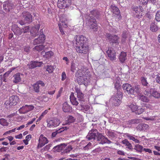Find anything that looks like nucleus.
<instances>
[{
  "label": "nucleus",
  "mask_w": 160,
  "mask_h": 160,
  "mask_svg": "<svg viewBox=\"0 0 160 160\" xmlns=\"http://www.w3.org/2000/svg\"><path fill=\"white\" fill-rule=\"evenodd\" d=\"M76 51L81 54H86L88 50L87 38L83 35L77 36L76 39Z\"/></svg>",
  "instance_id": "1"
},
{
  "label": "nucleus",
  "mask_w": 160,
  "mask_h": 160,
  "mask_svg": "<svg viewBox=\"0 0 160 160\" xmlns=\"http://www.w3.org/2000/svg\"><path fill=\"white\" fill-rule=\"evenodd\" d=\"M116 89L117 90L116 94L114 96L112 97L110 100L111 101H113V103L115 106H118L121 102L123 94L121 87Z\"/></svg>",
  "instance_id": "2"
},
{
  "label": "nucleus",
  "mask_w": 160,
  "mask_h": 160,
  "mask_svg": "<svg viewBox=\"0 0 160 160\" xmlns=\"http://www.w3.org/2000/svg\"><path fill=\"white\" fill-rule=\"evenodd\" d=\"M23 20H21L18 22L21 25L26 24H30L32 21V16L28 12H23L22 13Z\"/></svg>",
  "instance_id": "3"
},
{
  "label": "nucleus",
  "mask_w": 160,
  "mask_h": 160,
  "mask_svg": "<svg viewBox=\"0 0 160 160\" xmlns=\"http://www.w3.org/2000/svg\"><path fill=\"white\" fill-rule=\"evenodd\" d=\"M87 23L90 28L93 31H96L98 30L97 21L93 16H88L87 18Z\"/></svg>",
  "instance_id": "4"
},
{
  "label": "nucleus",
  "mask_w": 160,
  "mask_h": 160,
  "mask_svg": "<svg viewBox=\"0 0 160 160\" xmlns=\"http://www.w3.org/2000/svg\"><path fill=\"white\" fill-rule=\"evenodd\" d=\"M19 101V98L17 96L12 95L9 98V101H7L4 103L5 107L8 109L11 106L15 105Z\"/></svg>",
  "instance_id": "5"
},
{
  "label": "nucleus",
  "mask_w": 160,
  "mask_h": 160,
  "mask_svg": "<svg viewBox=\"0 0 160 160\" xmlns=\"http://www.w3.org/2000/svg\"><path fill=\"white\" fill-rule=\"evenodd\" d=\"M71 0H58L57 6L60 9H65L68 8L71 3Z\"/></svg>",
  "instance_id": "6"
},
{
  "label": "nucleus",
  "mask_w": 160,
  "mask_h": 160,
  "mask_svg": "<svg viewBox=\"0 0 160 160\" xmlns=\"http://www.w3.org/2000/svg\"><path fill=\"white\" fill-rule=\"evenodd\" d=\"M106 36L110 43H115L117 44L119 43L118 40L119 38L117 35H112L110 33H106Z\"/></svg>",
  "instance_id": "7"
},
{
  "label": "nucleus",
  "mask_w": 160,
  "mask_h": 160,
  "mask_svg": "<svg viewBox=\"0 0 160 160\" xmlns=\"http://www.w3.org/2000/svg\"><path fill=\"white\" fill-rule=\"evenodd\" d=\"M47 122L48 127L54 128L59 126L60 123V121L58 119L53 118L52 119H47Z\"/></svg>",
  "instance_id": "8"
},
{
  "label": "nucleus",
  "mask_w": 160,
  "mask_h": 160,
  "mask_svg": "<svg viewBox=\"0 0 160 160\" xmlns=\"http://www.w3.org/2000/svg\"><path fill=\"white\" fill-rule=\"evenodd\" d=\"M107 53L111 61H113L116 60L117 53L114 48H108L107 51Z\"/></svg>",
  "instance_id": "9"
},
{
  "label": "nucleus",
  "mask_w": 160,
  "mask_h": 160,
  "mask_svg": "<svg viewBox=\"0 0 160 160\" xmlns=\"http://www.w3.org/2000/svg\"><path fill=\"white\" fill-rule=\"evenodd\" d=\"M14 8V5L12 3L8 1L4 2L3 4V10L7 12H9Z\"/></svg>",
  "instance_id": "10"
},
{
  "label": "nucleus",
  "mask_w": 160,
  "mask_h": 160,
  "mask_svg": "<svg viewBox=\"0 0 160 160\" xmlns=\"http://www.w3.org/2000/svg\"><path fill=\"white\" fill-rule=\"evenodd\" d=\"M77 80L79 85L83 84L85 85H87L88 83L90 82V76H88L78 77L77 78Z\"/></svg>",
  "instance_id": "11"
},
{
  "label": "nucleus",
  "mask_w": 160,
  "mask_h": 160,
  "mask_svg": "<svg viewBox=\"0 0 160 160\" xmlns=\"http://www.w3.org/2000/svg\"><path fill=\"white\" fill-rule=\"evenodd\" d=\"M48 142L47 138L44 137L43 134H41L39 136L38 140V143L37 148H39L45 145Z\"/></svg>",
  "instance_id": "12"
},
{
  "label": "nucleus",
  "mask_w": 160,
  "mask_h": 160,
  "mask_svg": "<svg viewBox=\"0 0 160 160\" xmlns=\"http://www.w3.org/2000/svg\"><path fill=\"white\" fill-rule=\"evenodd\" d=\"M122 89L125 92H127L130 95L133 94L132 87L131 85L128 83H124L122 86Z\"/></svg>",
  "instance_id": "13"
},
{
  "label": "nucleus",
  "mask_w": 160,
  "mask_h": 160,
  "mask_svg": "<svg viewBox=\"0 0 160 160\" xmlns=\"http://www.w3.org/2000/svg\"><path fill=\"white\" fill-rule=\"evenodd\" d=\"M45 39V36L43 33L41 34V32L39 35L38 38L35 39L33 42V44L34 45L43 43L44 42Z\"/></svg>",
  "instance_id": "14"
},
{
  "label": "nucleus",
  "mask_w": 160,
  "mask_h": 160,
  "mask_svg": "<svg viewBox=\"0 0 160 160\" xmlns=\"http://www.w3.org/2000/svg\"><path fill=\"white\" fill-rule=\"evenodd\" d=\"M42 64V62L32 61L27 64V66L29 69H32L41 67Z\"/></svg>",
  "instance_id": "15"
},
{
  "label": "nucleus",
  "mask_w": 160,
  "mask_h": 160,
  "mask_svg": "<svg viewBox=\"0 0 160 160\" xmlns=\"http://www.w3.org/2000/svg\"><path fill=\"white\" fill-rule=\"evenodd\" d=\"M110 8L111 11L118 16L119 19H121L122 16L121 15L120 10L117 7L114 5H111L110 6Z\"/></svg>",
  "instance_id": "16"
},
{
  "label": "nucleus",
  "mask_w": 160,
  "mask_h": 160,
  "mask_svg": "<svg viewBox=\"0 0 160 160\" xmlns=\"http://www.w3.org/2000/svg\"><path fill=\"white\" fill-rule=\"evenodd\" d=\"M11 30L14 34L17 36L21 35L22 32V29L16 24H14L12 26Z\"/></svg>",
  "instance_id": "17"
},
{
  "label": "nucleus",
  "mask_w": 160,
  "mask_h": 160,
  "mask_svg": "<svg viewBox=\"0 0 160 160\" xmlns=\"http://www.w3.org/2000/svg\"><path fill=\"white\" fill-rule=\"evenodd\" d=\"M40 24H38L36 25L32 28L30 32L32 36L35 37L38 34V30H39Z\"/></svg>",
  "instance_id": "18"
},
{
  "label": "nucleus",
  "mask_w": 160,
  "mask_h": 160,
  "mask_svg": "<svg viewBox=\"0 0 160 160\" xmlns=\"http://www.w3.org/2000/svg\"><path fill=\"white\" fill-rule=\"evenodd\" d=\"M150 94L156 99L160 98V93L157 91V89L156 88H150Z\"/></svg>",
  "instance_id": "19"
},
{
  "label": "nucleus",
  "mask_w": 160,
  "mask_h": 160,
  "mask_svg": "<svg viewBox=\"0 0 160 160\" xmlns=\"http://www.w3.org/2000/svg\"><path fill=\"white\" fill-rule=\"evenodd\" d=\"M75 92L77 93V97L78 98V100L81 101H84V94L81 91L80 89L78 87H76L75 88Z\"/></svg>",
  "instance_id": "20"
},
{
  "label": "nucleus",
  "mask_w": 160,
  "mask_h": 160,
  "mask_svg": "<svg viewBox=\"0 0 160 160\" xmlns=\"http://www.w3.org/2000/svg\"><path fill=\"white\" fill-rule=\"evenodd\" d=\"M66 145L65 143H61L53 147L52 150L54 152H61V151L65 148Z\"/></svg>",
  "instance_id": "21"
},
{
  "label": "nucleus",
  "mask_w": 160,
  "mask_h": 160,
  "mask_svg": "<svg viewBox=\"0 0 160 160\" xmlns=\"http://www.w3.org/2000/svg\"><path fill=\"white\" fill-rule=\"evenodd\" d=\"M90 13L92 16L94 17L97 19L99 20L100 18L101 14L100 12L97 9H93L91 11Z\"/></svg>",
  "instance_id": "22"
},
{
  "label": "nucleus",
  "mask_w": 160,
  "mask_h": 160,
  "mask_svg": "<svg viewBox=\"0 0 160 160\" xmlns=\"http://www.w3.org/2000/svg\"><path fill=\"white\" fill-rule=\"evenodd\" d=\"M76 121V118L71 115L68 116L65 120V124L70 125L74 122Z\"/></svg>",
  "instance_id": "23"
},
{
  "label": "nucleus",
  "mask_w": 160,
  "mask_h": 160,
  "mask_svg": "<svg viewBox=\"0 0 160 160\" xmlns=\"http://www.w3.org/2000/svg\"><path fill=\"white\" fill-rule=\"evenodd\" d=\"M22 75L20 73H17L13 76L14 79L13 80V83H17L22 81L21 75Z\"/></svg>",
  "instance_id": "24"
},
{
  "label": "nucleus",
  "mask_w": 160,
  "mask_h": 160,
  "mask_svg": "<svg viewBox=\"0 0 160 160\" xmlns=\"http://www.w3.org/2000/svg\"><path fill=\"white\" fill-rule=\"evenodd\" d=\"M70 99L71 102L73 105L77 106L78 104V101H77L76 98L74 96V93L71 92L70 96Z\"/></svg>",
  "instance_id": "25"
},
{
  "label": "nucleus",
  "mask_w": 160,
  "mask_h": 160,
  "mask_svg": "<svg viewBox=\"0 0 160 160\" xmlns=\"http://www.w3.org/2000/svg\"><path fill=\"white\" fill-rule=\"evenodd\" d=\"M98 140L101 141L99 143L103 144L105 143H111V141L105 138L104 136L101 135L100 136V138H98Z\"/></svg>",
  "instance_id": "26"
},
{
  "label": "nucleus",
  "mask_w": 160,
  "mask_h": 160,
  "mask_svg": "<svg viewBox=\"0 0 160 160\" xmlns=\"http://www.w3.org/2000/svg\"><path fill=\"white\" fill-rule=\"evenodd\" d=\"M146 78L144 77H142L140 78V80L142 85L145 87V88H148L150 86V85L148 82Z\"/></svg>",
  "instance_id": "27"
},
{
  "label": "nucleus",
  "mask_w": 160,
  "mask_h": 160,
  "mask_svg": "<svg viewBox=\"0 0 160 160\" xmlns=\"http://www.w3.org/2000/svg\"><path fill=\"white\" fill-rule=\"evenodd\" d=\"M122 143L125 145L127 147V148H128L129 150L133 149V147L131 143L129 142V141L127 139H125L124 140H122Z\"/></svg>",
  "instance_id": "28"
},
{
  "label": "nucleus",
  "mask_w": 160,
  "mask_h": 160,
  "mask_svg": "<svg viewBox=\"0 0 160 160\" xmlns=\"http://www.w3.org/2000/svg\"><path fill=\"white\" fill-rule=\"evenodd\" d=\"M150 29L152 32H156L158 30L159 28L157 24L154 22L151 23Z\"/></svg>",
  "instance_id": "29"
},
{
  "label": "nucleus",
  "mask_w": 160,
  "mask_h": 160,
  "mask_svg": "<svg viewBox=\"0 0 160 160\" xmlns=\"http://www.w3.org/2000/svg\"><path fill=\"white\" fill-rule=\"evenodd\" d=\"M131 10L134 14L139 13L141 10V9L140 6L133 5L131 7Z\"/></svg>",
  "instance_id": "30"
},
{
  "label": "nucleus",
  "mask_w": 160,
  "mask_h": 160,
  "mask_svg": "<svg viewBox=\"0 0 160 160\" xmlns=\"http://www.w3.org/2000/svg\"><path fill=\"white\" fill-rule=\"evenodd\" d=\"M93 131H89L88 134L87 136V138L89 140H90L92 139H95L97 135L95 132H93Z\"/></svg>",
  "instance_id": "31"
},
{
  "label": "nucleus",
  "mask_w": 160,
  "mask_h": 160,
  "mask_svg": "<svg viewBox=\"0 0 160 160\" xmlns=\"http://www.w3.org/2000/svg\"><path fill=\"white\" fill-rule=\"evenodd\" d=\"M126 53L124 52H122L119 57L120 61L122 63H123L127 59Z\"/></svg>",
  "instance_id": "32"
},
{
  "label": "nucleus",
  "mask_w": 160,
  "mask_h": 160,
  "mask_svg": "<svg viewBox=\"0 0 160 160\" xmlns=\"http://www.w3.org/2000/svg\"><path fill=\"white\" fill-rule=\"evenodd\" d=\"M134 136H135V137L133 136H132L131 135H127V137L129 140L135 142V143H140L141 142L137 138H135V137L137 138L138 136L135 135Z\"/></svg>",
  "instance_id": "33"
},
{
  "label": "nucleus",
  "mask_w": 160,
  "mask_h": 160,
  "mask_svg": "<svg viewBox=\"0 0 160 160\" xmlns=\"http://www.w3.org/2000/svg\"><path fill=\"white\" fill-rule=\"evenodd\" d=\"M41 53L42 54L43 56L44 57L48 59L50 58L53 55V53L52 51H48L46 52L43 51Z\"/></svg>",
  "instance_id": "34"
},
{
  "label": "nucleus",
  "mask_w": 160,
  "mask_h": 160,
  "mask_svg": "<svg viewBox=\"0 0 160 160\" xmlns=\"http://www.w3.org/2000/svg\"><path fill=\"white\" fill-rule=\"evenodd\" d=\"M132 91H133V93L134 92H136L138 94H139L141 92V87L140 85H136L134 87L132 88ZM134 93H133V94Z\"/></svg>",
  "instance_id": "35"
},
{
  "label": "nucleus",
  "mask_w": 160,
  "mask_h": 160,
  "mask_svg": "<svg viewBox=\"0 0 160 160\" xmlns=\"http://www.w3.org/2000/svg\"><path fill=\"white\" fill-rule=\"evenodd\" d=\"M85 72L82 71L81 69H79L75 73V77L78 78V77H83L84 76H88L87 75H84Z\"/></svg>",
  "instance_id": "36"
},
{
  "label": "nucleus",
  "mask_w": 160,
  "mask_h": 160,
  "mask_svg": "<svg viewBox=\"0 0 160 160\" xmlns=\"http://www.w3.org/2000/svg\"><path fill=\"white\" fill-rule=\"evenodd\" d=\"M143 148L142 146L138 144L135 145L134 148V150H136L137 152L140 153H141L143 151Z\"/></svg>",
  "instance_id": "37"
},
{
  "label": "nucleus",
  "mask_w": 160,
  "mask_h": 160,
  "mask_svg": "<svg viewBox=\"0 0 160 160\" xmlns=\"http://www.w3.org/2000/svg\"><path fill=\"white\" fill-rule=\"evenodd\" d=\"M34 107L32 105H25L23 106L22 107L20 108L18 110H21V109H24L25 110H33L34 109Z\"/></svg>",
  "instance_id": "38"
},
{
  "label": "nucleus",
  "mask_w": 160,
  "mask_h": 160,
  "mask_svg": "<svg viewBox=\"0 0 160 160\" xmlns=\"http://www.w3.org/2000/svg\"><path fill=\"white\" fill-rule=\"evenodd\" d=\"M62 110H71L72 108L70 107L67 102L64 103L62 107Z\"/></svg>",
  "instance_id": "39"
},
{
  "label": "nucleus",
  "mask_w": 160,
  "mask_h": 160,
  "mask_svg": "<svg viewBox=\"0 0 160 160\" xmlns=\"http://www.w3.org/2000/svg\"><path fill=\"white\" fill-rule=\"evenodd\" d=\"M127 106L131 110H138V106L136 103H132L129 105H128Z\"/></svg>",
  "instance_id": "40"
},
{
  "label": "nucleus",
  "mask_w": 160,
  "mask_h": 160,
  "mask_svg": "<svg viewBox=\"0 0 160 160\" xmlns=\"http://www.w3.org/2000/svg\"><path fill=\"white\" fill-rule=\"evenodd\" d=\"M44 48V46L41 45L36 46L33 48V49L36 51L39 52L42 51L43 49Z\"/></svg>",
  "instance_id": "41"
},
{
  "label": "nucleus",
  "mask_w": 160,
  "mask_h": 160,
  "mask_svg": "<svg viewBox=\"0 0 160 160\" xmlns=\"http://www.w3.org/2000/svg\"><path fill=\"white\" fill-rule=\"evenodd\" d=\"M139 98L140 100L143 102H148L149 101V98L144 95L140 96Z\"/></svg>",
  "instance_id": "42"
},
{
  "label": "nucleus",
  "mask_w": 160,
  "mask_h": 160,
  "mask_svg": "<svg viewBox=\"0 0 160 160\" xmlns=\"http://www.w3.org/2000/svg\"><path fill=\"white\" fill-rule=\"evenodd\" d=\"M72 149V148L71 146H69L67 147L63 151V152H62V154L63 155L65 153H69L71 151Z\"/></svg>",
  "instance_id": "43"
},
{
  "label": "nucleus",
  "mask_w": 160,
  "mask_h": 160,
  "mask_svg": "<svg viewBox=\"0 0 160 160\" xmlns=\"http://www.w3.org/2000/svg\"><path fill=\"white\" fill-rule=\"evenodd\" d=\"M0 124L3 126H7L8 125V123L6 119L2 118L0 119Z\"/></svg>",
  "instance_id": "44"
},
{
  "label": "nucleus",
  "mask_w": 160,
  "mask_h": 160,
  "mask_svg": "<svg viewBox=\"0 0 160 160\" xmlns=\"http://www.w3.org/2000/svg\"><path fill=\"white\" fill-rule=\"evenodd\" d=\"M155 19L157 22H160V10L158 11L157 12Z\"/></svg>",
  "instance_id": "45"
},
{
  "label": "nucleus",
  "mask_w": 160,
  "mask_h": 160,
  "mask_svg": "<svg viewBox=\"0 0 160 160\" xmlns=\"http://www.w3.org/2000/svg\"><path fill=\"white\" fill-rule=\"evenodd\" d=\"M33 88L34 91L37 93L39 92V86L38 84L37 83L33 85Z\"/></svg>",
  "instance_id": "46"
},
{
  "label": "nucleus",
  "mask_w": 160,
  "mask_h": 160,
  "mask_svg": "<svg viewBox=\"0 0 160 160\" xmlns=\"http://www.w3.org/2000/svg\"><path fill=\"white\" fill-rule=\"evenodd\" d=\"M54 69L53 67L51 65H48L47 66L46 70L49 73H51L52 72Z\"/></svg>",
  "instance_id": "47"
},
{
  "label": "nucleus",
  "mask_w": 160,
  "mask_h": 160,
  "mask_svg": "<svg viewBox=\"0 0 160 160\" xmlns=\"http://www.w3.org/2000/svg\"><path fill=\"white\" fill-rule=\"evenodd\" d=\"M128 123L130 124L135 123H139V120L138 119H131L129 121Z\"/></svg>",
  "instance_id": "48"
},
{
  "label": "nucleus",
  "mask_w": 160,
  "mask_h": 160,
  "mask_svg": "<svg viewBox=\"0 0 160 160\" xmlns=\"http://www.w3.org/2000/svg\"><path fill=\"white\" fill-rule=\"evenodd\" d=\"M107 135L110 138H113L115 136V134L113 132L109 131L108 132Z\"/></svg>",
  "instance_id": "49"
},
{
  "label": "nucleus",
  "mask_w": 160,
  "mask_h": 160,
  "mask_svg": "<svg viewBox=\"0 0 160 160\" xmlns=\"http://www.w3.org/2000/svg\"><path fill=\"white\" fill-rule=\"evenodd\" d=\"M76 70V64L74 62H72L71 66V71L74 72Z\"/></svg>",
  "instance_id": "50"
},
{
  "label": "nucleus",
  "mask_w": 160,
  "mask_h": 160,
  "mask_svg": "<svg viewBox=\"0 0 160 160\" xmlns=\"http://www.w3.org/2000/svg\"><path fill=\"white\" fill-rule=\"evenodd\" d=\"M91 147L92 144L91 142H89L87 145L83 147V149L84 150H88L89 149L91 148Z\"/></svg>",
  "instance_id": "51"
},
{
  "label": "nucleus",
  "mask_w": 160,
  "mask_h": 160,
  "mask_svg": "<svg viewBox=\"0 0 160 160\" xmlns=\"http://www.w3.org/2000/svg\"><path fill=\"white\" fill-rule=\"evenodd\" d=\"M83 120L82 116L79 114L77 115V122H82Z\"/></svg>",
  "instance_id": "52"
},
{
  "label": "nucleus",
  "mask_w": 160,
  "mask_h": 160,
  "mask_svg": "<svg viewBox=\"0 0 160 160\" xmlns=\"http://www.w3.org/2000/svg\"><path fill=\"white\" fill-rule=\"evenodd\" d=\"M29 29L30 27L29 26H26L22 28L23 31H22L24 33H26L29 32Z\"/></svg>",
  "instance_id": "53"
},
{
  "label": "nucleus",
  "mask_w": 160,
  "mask_h": 160,
  "mask_svg": "<svg viewBox=\"0 0 160 160\" xmlns=\"http://www.w3.org/2000/svg\"><path fill=\"white\" fill-rule=\"evenodd\" d=\"M140 4L142 5H146L148 2V0H139Z\"/></svg>",
  "instance_id": "54"
},
{
  "label": "nucleus",
  "mask_w": 160,
  "mask_h": 160,
  "mask_svg": "<svg viewBox=\"0 0 160 160\" xmlns=\"http://www.w3.org/2000/svg\"><path fill=\"white\" fill-rule=\"evenodd\" d=\"M141 127L142 130H145L148 128L149 126L147 124L143 123L141 124Z\"/></svg>",
  "instance_id": "55"
},
{
  "label": "nucleus",
  "mask_w": 160,
  "mask_h": 160,
  "mask_svg": "<svg viewBox=\"0 0 160 160\" xmlns=\"http://www.w3.org/2000/svg\"><path fill=\"white\" fill-rule=\"evenodd\" d=\"M128 33L125 31H123L122 34V38L127 39L128 38Z\"/></svg>",
  "instance_id": "56"
},
{
  "label": "nucleus",
  "mask_w": 160,
  "mask_h": 160,
  "mask_svg": "<svg viewBox=\"0 0 160 160\" xmlns=\"http://www.w3.org/2000/svg\"><path fill=\"white\" fill-rule=\"evenodd\" d=\"M147 88H145V90L144 91L143 93L145 95L148 96L149 94H150V88L148 90L147 89Z\"/></svg>",
  "instance_id": "57"
},
{
  "label": "nucleus",
  "mask_w": 160,
  "mask_h": 160,
  "mask_svg": "<svg viewBox=\"0 0 160 160\" xmlns=\"http://www.w3.org/2000/svg\"><path fill=\"white\" fill-rule=\"evenodd\" d=\"M146 18H148L149 19H151L153 18V16L152 14L149 12H148L145 15Z\"/></svg>",
  "instance_id": "58"
},
{
  "label": "nucleus",
  "mask_w": 160,
  "mask_h": 160,
  "mask_svg": "<svg viewBox=\"0 0 160 160\" xmlns=\"http://www.w3.org/2000/svg\"><path fill=\"white\" fill-rule=\"evenodd\" d=\"M114 86L115 89L121 88L120 83L118 81H116L115 82Z\"/></svg>",
  "instance_id": "59"
},
{
  "label": "nucleus",
  "mask_w": 160,
  "mask_h": 160,
  "mask_svg": "<svg viewBox=\"0 0 160 160\" xmlns=\"http://www.w3.org/2000/svg\"><path fill=\"white\" fill-rule=\"evenodd\" d=\"M62 81H64L66 78V75L65 72H63L62 74Z\"/></svg>",
  "instance_id": "60"
},
{
  "label": "nucleus",
  "mask_w": 160,
  "mask_h": 160,
  "mask_svg": "<svg viewBox=\"0 0 160 160\" xmlns=\"http://www.w3.org/2000/svg\"><path fill=\"white\" fill-rule=\"evenodd\" d=\"M85 110H91L92 108V107L90 105H86L85 106L84 108Z\"/></svg>",
  "instance_id": "61"
},
{
  "label": "nucleus",
  "mask_w": 160,
  "mask_h": 160,
  "mask_svg": "<svg viewBox=\"0 0 160 160\" xmlns=\"http://www.w3.org/2000/svg\"><path fill=\"white\" fill-rule=\"evenodd\" d=\"M52 145L49 144L47 145H46V146H45L44 148H42V149L43 150H48L50 149V147H51Z\"/></svg>",
  "instance_id": "62"
},
{
  "label": "nucleus",
  "mask_w": 160,
  "mask_h": 160,
  "mask_svg": "<svg viewBox=\"0 0 160 160\" xmlns=\"http://www.w3.org/2000/svg\"><path fill=\"white\" fill-rule=\"evenodd\" d=\"M155 80L157 83L160 84V76L159 75H156Z\"/></svg>",
  "instance_id": "63"
},
{
  "label": "nucleus",
  "mask_w": 160,
  "mask_h": 160,
  "mask_svg": "<svg viewBox=\"0 0 160 160\" xmlns=\"http://www.w3.org/2000/svg\"><path fill=\"white\" fill-rule=\"evenodd\" d=\"M4 156L5 158H2L1 160H9V158L10 157V155L9 154H5Z\"/></svg>",
  "instance_id": "64"
}]
</instances>
